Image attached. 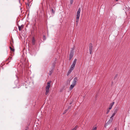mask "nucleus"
Instances as JSON below:
<instances>
[{
  "label": "nucleus",
  "instance_id": "1",
  "mask_svg": "<svg viewBox=\"0 0 130 130\" xmlns=\"http://www.w3.org/2000/svg\"><path fill=\"white\" fill-rule=\"evenodd\" d=\"M51 81H50L47 83V85L45 87V91L46 92L45 94L46 95H47L48 94V93L49 92V88L51 87L50 83Z\"/></svg>",
  "mask_w": 130,
  "mask_h": 130
},
{
  "label": "nucleus",
  "instance_id": "2",
  "mask_svg": "<svg viewBox=\"0 0 130 130\" xmlns=\"http://www.w3.org/2000/svg\"><path fill=\"white\" fill-rule=\"evenodd\" d=\"M77 80L78 78L77 77H76L74 78L72 84L71 85L70 87V88L71 89H73L74 87L76 85V83Z\"/></svg>",
  "mask_w": 130,
  "mask_h": 130
},
{
  "label": "nucleus",
  "instance_id": "3",
  "mask_svg": "<svg viewBox=\"0 0 130 130\" xmlns=\"http://www.w3.org/2000/svg\"><path fill=\"white\" fill-rule=\"evenodd\" d=\"M81 11L80 8H79L77 12L76 15V22L77 23V24L78 23L79 21V19L80 16V12Z\"/></svg>",
  "mask_w": 130,
  "mask_h": 130
},
{
  "label": "nucleus",
  "instance_id": "4",
  "mask_svg": "<svg viewBox=\"0 0 130 130\" xmlns=\"http://www.w3.org/2000/svg\"><path fill=\"white\" fill-rule=\"evenodd\" d=\"M89 49L90 54H91L92 53L93 50L92 44L91 43L89 44Z\"/></svg>",
  "mask_w": 130,
  "mask_h": 130
},
{
  "label": "nucleus",
  "instance_id": "5",
  "mask_svg": "<svg viewBox=\"0 0 130 130\" xmlns=\"http://www.w3.org/2000/svg\"><path fill=\"white\" fill-rule=\"evenodd\" d=\"M115 114H116L114 113H113L111 116L110 117V119L108 121V122L109 123H110L112 122L113 119V118L114 117V116L115 115Z\"/></svg>",
  "mask_w": 130,
  "mask_h": 130
},
{
  "label": "nucleus",
  "instance_id": "6",
  "mask_svg": "<svg viewBox=\"0 0 130 130\" xmlns=\"http://www.w3.org/2000/svg\"><path fill=\"white\" fill-rule=\"evenodd\" d=\"M56 63L55 62H53L51 65V69L54 70L55 67V64Z\"/></svg>",
  "mask_w": 130,
  "mask_h": 130
},
{
  "label": "nucleus",
  "instance_id": "7",
  "mask_svg": "<svg viewBox=\"0 0 130 130\" xmlns=\"http://www.w3.org/2000/svg\"><path fill=\"white\" fill-rule=\"evenodd\" d=\"M74 51L73 50H72L69 55V60H70L73 57Z\"/></svg>",
  "mask_w": 130,
  "mask_h": 130
},
{
  "label": "nucleus",
  "instance_id": "8",
  "mask_svg": "<svg viewBox=\"0 0 130 130\" xmlns=\"http://www.w3.org/2000/svg\"><path fill=\"white\" fill-rule=\"evenodd\" d=\"M48 5L49 6V9L52 12V13L53 14H54L55 13V10H54L53 9L54 8L55 9L54 7H51L50 5L49 4H48Z\"/></svg>",
  "mask_w": 130,
  "mask_h": 130
},
{
  "label": "nucleus",
  "instance_id": "9",
  "mask_svg": "<svg viewBox=\"0 0 130 130\" xmlns=\"http://www.w3.org/2000/svg\"><path fill=\"white\" fill-rule=\"evenodd\" d=\"M114 103H115V102H113L112 103L110 104L109 105V107L108 108V109H111L112 107L113 106V105L114 104Z\"/></svg>",
  "mask_w": 130,
  "mask_h": 130
},
{
  "label": "nucleus",
  "instance_id": "10",
  "mask_svg": "<svg viewBox=\"0 0 130 130\" xmlns=\"http://www.w3.org/2000/svg\"><path fill=\"white\" fill-rule=\"evenodd\" d=\"M35 40L34 37H33L32 40V44L33 45H34L35 44Z\"/></svg>",
  "mask_w": 130,
  "mask_h": 130
},
{
  "label": "nucleus",
  "instance_id": "11",
  "mask_svg": "<svg viewBox=\"0 0 130 130\" xmlns=\"http://www.w3.org/2000/svg\"><path fill=\"white\" fill-rule=\"evenodd\" d=\"M118 110V107H115L113 109L114 113L116 114Z\"/></svg>",
  "mask_w": 130,
  "mask_h": 130
},
{
  "label": "nucleus",
  "instance_id": "12",
  "mask_svg": "<svg viewBox=\"0 0 130 130\" xmlns=\"http://www.w3.org/2000/svg\"><path fill=\"white\" fill-rule=\"evenodd\" d=\"M18 27L19 30L20 31L22 30V29L23 28L24 26L23 25H22L20 26L19 25Z\"/></svg>",
  "mask_w": 130,
  "mask_h": 130
},
{
  "label": "nucleus",
  "instance_id": "13",
  "mask_svg": "<svg viewBox=\"0 0 130 130\" xmlns=\"http://www.w3.org/2000/svg\"><path fill=\"white\" fill-rule=\"evenodd\" d=\"M76 61L77 59H75L73 62V64L72 65L75 66Z\"/></svg>",
  "mask_w": 130,
  "mask_h": 130
},
{
  "label": "nucleus",
  "instance_id": "14",
  "mask_svg": "<svg viewBox=\"0 0 130 130\" xmlns=\"http://www.w3.org/2000/svg\"><path fill=\"white\" fill-rule=\"evenodd\" d=\"M75 67V66L72 65L71 66V67L70 68L69 70L72 71L74 69Z\"/></svg>",
  "mask_w": 130,
  "mask_h": 130
},
{
  "label": "nucleus",
  "instance_id": "15",
  "mask_svg": "<svg viewBox=\"0 0 130 130\" xmlns=\"http://www.w3.org/2000/svg\"><path fill=\"white\" fill-rule=\"evenodd\" d=\"M53 70H52V69H51L50 70V72L49 73V74L50 76L51 75V74L52 73V72H53Z\"/></svg>",
  "mask_w": 130,
  "mask_h": 130
},
{
  "label": "nucleus",
  "instance_id": "16",
  "mask_svg": "<svg viewBox=\"0 0 130 130\" xmlns=\"http://www.w3.org/2000/svg\"><path fill=\"white\" fill-rule=\"evenodd\" d=\"M77 127V125H76L72 129V130H76Z\"/></svg>",
  "mask_w": 130,
  "mask_h": 130
},
{
  "label": "nucleus",
  "instance_id": "17",
  "mask_svg": "<svg viewBox=\"0 0 130 130\" xmlns=\"http://www.w3.org/2000/svg\"><path fill=\"white\" fill-rule=\"evenodd\" d=\"M72 71L69 70L68 72L67 73V75L68 76L70 74V73Z\"/></svg>",
  "mask_w": 130,
  "mask_h": 130
},
{
  "label": "nucleus",
  "instance_id": "18",
  "mask_svg": "<svg viewBox=\"0 0 130 130\" xmlns=\"http://www.w3.org/2000/svg\"><path fill=\"white\" fill-rule=\"evenodd\" d=\"M97 129V127H93L92 128V130H96Z\"/></svg>",
  "mask_w": 130,
  "mask_h": 130
},
{
  "label": "nucleus",
  "instance_id": "19",
  "mask_svg": "<svg viewBox=\"0 0 130 130\" xmlns=\"http://www.w3.org/2000/svg\"><path fill=\"white\" fill-rule=\"evenodd\" d=\"M10 50L12 52H14V49L13 48H12L11 47H10Z\"/></svg>",
  "mask_w": 130,
  "mask_h": 130
},
{
  "label": "nucleus",
  "instance_id": "20",
  "mask_svg": "<svg viewBox=\"0 0 130 130\" xmlns=\"http://www.w3.org/2000/svg\"><path fill=\"white\" fill-rule=\"evenodd\" d=\"M68 111V109H66V110H65L64 111L63 113V114H65V113H66Z\"/></svg>",
  "mask_w": 130,
  "mask_h": 130
},
{
  "label": "nucleus",
  "instance_id": "21",
  "mask_svg": "<svg viewBox=\"0 0 130 130\" xmlns=\"http://www.w3.org/2000/svg\"><path fill=\"white\" fill-rule=\"evenodd\" d=\"M73 0H70V3L71 4H73Z\"/></svg>",
  "mask_w": 130,
  "mask_h": 130
},
{
  "label": "nucleus",
  "instance_id": "22",
  "mask_svg": "<svg viewBox=\"0 0 130 130\" xmlns=\"http://www.w3.org/2000/svg\"><path fill=\"white\" fill-rule=\"evenodd\" d=\"M110 109H109L108 108L107 109V112H106V113L107 114H108L109 112V110Z\"/></svg>",
  "mask_w": 130,
  "mask_h": 130
},
{
  "label": "nucleus",
  "instance_id": "23",
  "mask_svg": "<svg viewBox=\"0 0 130 130\" xmlns=\"http://www.w3.org/2000/svg\"><path fill=\"white\" fill-rule=\"evenodd\" d=\"M43 40H45L46 39V38L45 36L44 35L43 36Z\"/></svg>",
  "mask_w": 130,
  "mask_h": 130
},
{
  "label": "nucleus",
  "instance_id": "24",
  "mask_svg": "<svg viewBox=\"0 0 130 130\" xmlns=\"http://www.w3.org/2000/svg\"><path fill=\"white\" fill-rule=\"evenodd\" d=\"M46 4L47 7H48V3L47 1H46Z\"/></svg>",
  "mask_w": 130,
  "mask_h": 130
},
{
  "label": "nucleus",
  "instance_id": "25",
  "mask_svg": "<svg viewBox=\"0 0 130 130\" xmlns=\"http://www.w3.org/2000/svg\"><path fill=\"white\" fill-rule=\"evenodd\" d=\"M114 130H117V128H115L114 129Z\"/></svg>",
  "mask_w": 130,
  "mask_h": 130
},
{
  "label": "nucleus",
  "instance_id": "26",
  "mask_svg": "<svg viewBox=\"0 0 130 130\" xmlns=\"http://www.w3.org/2000/svg\"><path fill=\"white\" fill-rule=\"evenodd\" d=\"M27 4L29 6V3H28H28H27Z\"/></svg>",
  "mask_w": 130,
  "mask_h": 130
},
{
  "label": "nucleus",
  "instance_id": "27",
  "mask_svg": "<svg viewBox=\"0 0 130 130\" xmlns=\"http://www.w3.org/2000/svg\"><path fill=\"white\" fill-rule=\"evenodd\" d=\"M9 59V58L7 59L6 60H8Z\"/></svg>",
  "mask_w": 130,
  "mask_h": 130
},
{
  "label": "nucleus",
  "instance_id": "28",
  "mask_svg": "<svg viewBox=\"0 0 130 130\" xmlns=\"http://www.w3.org/2000/svg\"><path fill=\"white\" fill-rule=\"evenodd\" d=\"M117 76V74L116 76H116Z\"/></svg>",
  "mask_w": 130,
  "mask_h": 130
},
{
  "label": "nucleus",
  "instance_id": "29",
  "mask_svg": "<svg viewBox=\"0 0 130 130\" xmlns=\"http://www.w3.org/2000/svg\"><path fill=\"white\" fill-rule=\"evenodd\" d=\"M118 0H116V1H118Z\"/></svg>",
  "mask_w": 130,
  "mask_h": 130
},
{
  "label": "nucleus",
  "instance_id": "30",
  "mask_svg": "<svg viewBox=\"0 0 130 130\" xmlns=\"http://www.w3.org/2000/svg\"><path fill=\"white\" fill-rule=\"evenodd\" d=\"M25 130H27L26 129H25Z\"/></svg>",
  "mask_w": 130,
  "mask_h": 130
}]
</instances>
